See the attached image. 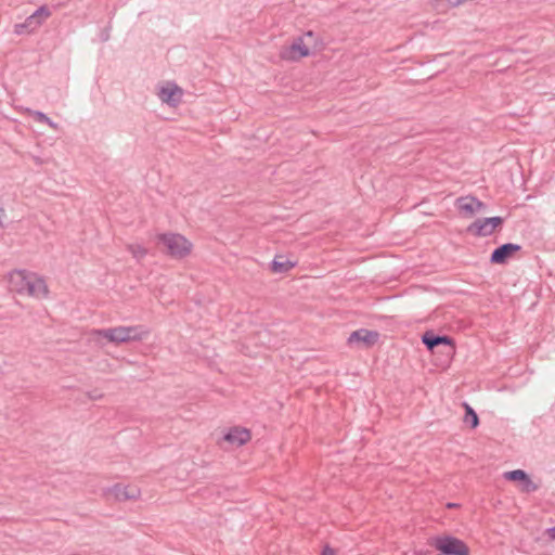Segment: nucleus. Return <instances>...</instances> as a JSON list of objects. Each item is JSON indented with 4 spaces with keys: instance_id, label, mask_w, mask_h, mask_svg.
<instances>
[{
    "instance_id": "obj_20",
    "label": "nucleus",
    "mask_w": 555,
    "mask_h": 555,
    "mask_svg": "<svg viewBox=\"0 0 555 555\" xmlns=\"http://www.w3.org/2000/svg\"><path fill=\"white\" fill-rule=\"evenodd\" d=\"M539 488H540V486L538 483L533 482L532 479L530 478V476L527 475L525 480L521 481L520 491L522 493H532V492H535Z\"/></svg>"
},
{
    "instance_id": "obj_3",
    "label": "nucleus",
    "mask_w": 555,
    "mask_h": 555,
    "mask_svg": "<svg viewBox=\"0 0 555 555\" xmlns=\"http://www.w3.org/2000/svg\"><path fill=\"white\" fill-rule=\"evenodd\" d=\"M158 242L164 245L167 255L172 258L181 259L191 253L192 244L181 234H160L158 235Z\"/></svg>"
},
{
    "instance_id": "obj_24",
    "label": "nucleus",
    "mask_w": 555,
    "mask_h": 555,
    "mask_svg": "<svg viewBox=\"0 0 555 555\" xmlns=\"http://www.w3.org/2000/svg\"><path fill=\"white\" fill-rule=\"evenodd\" d=\"M475 211L476 212H479L480 210L485 209L486 208V205L485 203H482L481 201H479L478 198L475 197Z\"/></svg>"
},
{
    "instance_id": "obj_1",
    "label": "nucleus",
    "mask_w": 555,
    "mask_h": 555,
    "mask_svg": "<svg viewBox=\"0 0 555 555\" xmlns=\"http://www.w3.org/2000/svg\"><path fill=\"white\" fill-rule=\"evenodd\" d=\"M9 288L20 295L35 298H46L49 289L46 280L37 273L27 270H15L9 274Z\"/></svg>"
},
{
    "instance_id": "obj_11",
    "label": "nucleus",
    "mask_w": 555,
    "mask_h": 555,
    "mask_svg": "<svg viewBox=\"0 0 555 555\" xmlns=\"http://www.w3.org/2000/svg\"><path fill=\"white\" fill-rule=\"evenodd\" d=\"M109 492L118 501L135 500L140 496V489L135 486H124L117 483L109 489Z\"/></svg>"
},
{
    "instance_id": "obj_18",
    "label": "nucleus",
    "mask_w": 555,
    "mask_h": 555,
    "mask_svg": "<svg viewBox=\"0 0 555 555\" xmlns=\"http://www.w3.org/2000/svg\"><path fill=\"white\" fill-rule=\"evenodd\" d=\"M527 473L522 469H514V470H509V472H505L503 477L506 479V480H509V481H519L521 483V481L525 480V478L527 477Z\"/></svg>"
},
{
    "instance_id": "obj_14",
    "label": "nucleus",
    "mask_w": 555,
    "mask_h": 555,
    "mask_svg": "<svg viewBox=\"0 0 555 555\" xmlns=\"http://www.w3.org/2000/svg\"><path fill=\"white\" fill-rule=\"evenodd\" d=\"M474 204V196H462L456 199L459 210L465 214L466 217H473L476 214Z\"/></svg>"
},
{
    "instance_id": "obj_27",
    "label": "nucleus",
    "mask_w": 555,
    "mask_h": 555,
    "mask_svg": "<svg viewBox=\"0 0 555 555\" xmlns=\"http://www.w3.org/2000/svg\"><path fill=\"white\" fill-rule=\"evenodd\" d=\"M456 506H457V504H456V503H448V504H447V507H448V508H454V507H456Z\"/></svg>"
},
{
    "instance_id": "obj_25",
    "label": "nucleus",
    "mask_w": 555,
    "mask_h": 555,
    "mask_svg": "<svg viewBox=\"0 0 555 555\" xmlns=\"http://www.w3.org/2000/svg\"><path fill=\"white\" fill-rule=\"evenodd\" d=\"M546 534L550 539L555 540V527L546 529Z\"/></svg>"
},
{
    "instance_id": "obj_26",
    "label": "nucleus",
    "mask_w": 555,
    "mask_h": 555,
    "mask_svg": "<svg viewBox=\"0 0 555 555\" xmlns=\"http://www.w3.org/2000/svg\"><path fill=\"white\" fill-rule=\"evenodd\" d=\"M447 1L451 7H457V5L462 4L460 0H447Z\"/></svg>"
},
{
    "instance_id": "obj_17",
    "label": "nucleus",
    "mask_w": 555,
    "mask_h": 555,
    "mask_svg": "<svg viewBox=\"0 0 555 555\" xmlns=\"http://www.w3.org/2000/svg\"><path fill=\"white\" fill-rule=\"evenodd\" d=\"M27 113L31 116H34L35 120L40 122V124H44V125H48L50 128L52 129H56L57 128V124L54 122L50 117H48L44 113L40 112V111H33V109H27Z\"/></svg>"
},
{
    "instance_id": "obj_5",
    "label": "nucleus",
    "mask_w": 555,
    "mask_h": 555,
    "mask_svg": "<svg viewBox=\"0 0 555 555\" xmlns=\"http://www.w3.org/2000/svg\"><path fill=\"white\" fill-rule=\"evenodd\" d=\"M422 343L431 352H435L439 348H441L440 352L447 357L455 352L454 341L448 335H438L433 331H427L422 336Z\"/></svg>"
},
{
    "instance_id": "obj_4",
    "label": "nucleus",
    "mask_w": 555,
    "mask_h": 555,
    "mask_svg": "<svg viewBox=\"0 0 555 555\" xmlns=\"http://www.w3.org/2000/svg\"><path fill=\"white\" fill-rule=\"evenodd\" d=\"M431 546L442 555H470L464 541L453 535H437L430 539Z\"/></svg>"
},
{
    "instance_id": "obj_21",
    "label": "nucleus",
    "mask_w": 555,
    "mask_h": 555,
    "mask_svg": "<svg viewBox=\"0 0 555 555\" xmlns=\"http://www.w3.org/2000/svg\"><path fill=\"white\" fill-rule=\"evenodd\" d=\"M51 15V11L49 10V8L47 5H41L40 8H38L34 13H33V16H35V18L40 22V26L43 24V22L50 17Z\"/></svg>"
},
{
    "instance_id": "obj_16",
    "label": "nucleus",
    "mask_w": 555,
    "mask_h": 555,
    "mask_svg": "<svg viewBox=\"0 0 555 555\" xmlns=\"http://www.w3.org/2000/svg\"><path fill=\"white\" fill-rule=\"evenodd\" d=\"M465 409L464 422L470 426V428H476L479 425V417L475 410L466 402L463 403Z\"/></svg>"
},
{
    "instance_id": "obj_19",
    "label": "nucleus",
    "mask_w": 555,
    "mask_h": 555,
    "mask_svg": "<svg viewBox=\"0 0 555 555\" xmlns=\"http://www.w3.org/2000/svg\"><path fill=\"white\" fill-rule=\"evenodd\" d=\"M127 248L138 261L142 260L147 255V249L141 245L131 244L128 245Z\"/></svg>"
},
{
    "instance_id": "obj_15",
    "label": "nucleus",
    "mask_w": 555,
    "mask_h": 555,
    "mask_svg": "<svg viewBox=\"0 0 555 555\" xmlns=\"http://www.w3.org/2000/svg\"><path fill=\"white\" fill-rule=\"evenodd\" d=\"M295 264H296L295 262H293L288 259H284L283 256H278L272 260V262L270 264V269L274 273H286L292 268H294Z\"/></svg>"
},
{
    "instance_id": "obj_8",
    "label": "nucleus",
    "mask_w": 555,
    "mask_h": 555,
    "mask_svg": "<svg viewBox=\"0 0 555 555\" xmlns=\"http://www.w3.org/2000/svg\"><path fill=\"white\" fill-rule=\"evenodd\" d=\"M378 339H379V333L377 331L360 328V330L353 331L349 335V337L347 339V344L350 347L362 346L364 348H371L378 341Z\"/></svg>"
},
{
    "instance_id": "obj_10",
    "label": "nucleus",
    "mask_w": 555,
    "mask_h": 555,
    "mask_svg": "<svg viewBox=\"0 0 555 555\" xmlns=\"http://www.w3.org/2000/svg\"><path fill=\"white\" fill-rule=\"evenodd\" d=\"M182 95V89L175 83L168 87H163L158 93L162 102L168 104L171 107H176L181 102Z\"/></svg>"
},
{
    "instance_id": "obj_12",
    "label": "nucleus",
    "mask_w": 555,
    "mask_h": 555,
    "mask_svg": "<svg viewBox=\"0 0 555 555\" xmlns=\"http://www.w3.org/2000/svg\"><path fill=\"white\" fill-rule=\"evenodd\" d=\"M250 439V433L246 428L234 427L224 435V440L237 447Z\"/></svg>"
},
{
    "instance_id": "obj_7",
    "label": "nucleus",
    "mask_w": 555,
    "mask_h": 555,
    "mask_svg": "<svg viewBox=\"0 0 555 555\" xmlns=\"http://www.w3.org/2000/svg\"><path fill=\"white\" fill-rule=\"evenodd\" d=\"M504 222L502 217L479 218L467 227V232L475 236H489Z\"/></svg>"
},
{
    "instance_id": "obj_6",
    "label": "nucleus",
    "mask_w": 555,
    "mask_h": 555,
    "mask_svg": "<svg viewBox=\"0 0 555 555\" xmlns=\"http://www.w3.org/2000/svg\"><path fill=\"white\" fill-rule=\"evenodd\" d=\"M312 30H308L304 36L294 39L292 44L281 51V57L288 61H298L310 55L309 47L304 42L305 38L314 39Z\"/></svg>"
},
{
    "instance_id": "obj_13",
    "label": "nucleus",
    "mask_w": 555,
    "mask_h": 555,
    "mask_svg": "<svg viewBox=\"0 0 555 555\" xmlns=\"http://www.w3.org/2000/svg\"><path fill=\"white\" fill-rule=\"evenodd\" d=\"M39 27L40 22H38L31 14L25 20V22L14 25V33L16 35L30 34Z\"/></svg>"
},
{
    "instance_id": "obj_22",
    "label": "nucleus",
    "mask_w": 555,
    "mask_h": 555,
    "mask_svg": "<svg viewBox=\"0 0 555 555\" xmlns=\"http://www.w3.org/2000/svg\"><path fill=\"white\" fill-rule=\"evenodd\" d=\"M88 397L90 400H99L103 397V395L101 392H99L98 390H94V391L88 392Z\"/></svg>"
},
{
    "instance_id": "obj_28",
    "label": "nucleus",
    "mask_w": 555,
    "mask_h": 555,
    "mask_svg": "<svg viewBox=\"0 0 555 555\" xmlns=\"http://www.w3.org/2000/svg\"><path fill=\"white\" fill-rule=\"evenodd\" d=\"M108 37H109L108 33L104 34V35H103V40H104V41L108 40Z\"/></svg>"
},
{
    "instance_id": "obj_2",
    "label": "nucleus",
    "mask_w": 555,
    "mask_h": 555,
    "mask_svg": "<svg viewBox=\"0 0 555 555\" xmlns=\"http://www.w3.org/2000/svg\"><path fill=\"white\" fill-rule=\"evenodd\" d=\"M91 334L95 337L106 338L111 343L124 344L129 341H140L149 334V332L144 330L143 326L135 325L93 330Z\"/></svg>"
},
{
    "instance_id": "obj_29",
    "label": "nucleus",
    "mask_w": 555,
    "mask_h": 555,
    "mask_svg": "<svg viewBox=\"0 0 555 555\" xmlns=\"http://www.w3.org/2000/svg\"><path fill=\"white\" fill-rule=\"evenodd\" d=\"M321 46H322V44H320V46H319V44L315 42V43L313 44V48H314V49H320V48H321Z\"/></svg>"
},
{
    "instance_id": "obj_23",
    "label": "nucleus",
    "mask_w": 555,
    "mask_h": 555,
    "mask_svg": "<svg viewBox=\"0 0 555 555\" xmlns=\"http://www.w3.org/2000/svg\"><path fill=\"white\" fill-rule=\"evenodd\" d=\"M321 555H337L336 551L332 548L330 545H325L322 550Z\"/></svg>"
},
{
    "instance_id": "obj_9",
    "label": "nucleus",
    "mask_w": 555,
    "mask_h": 555,
    "mask_svg": "<svg viewBox=\"0 0 555 555\" xmlns=\"http://www.w3.org/2000/svg\"><path fill=\"white\" fill-rule=\"evenodd\" d=\"M521 249V246L514 243H505L496 247L490 257V262L504 264L513 255Z\"/></svg>"
}]
</instances>
